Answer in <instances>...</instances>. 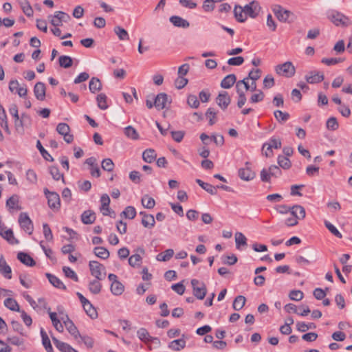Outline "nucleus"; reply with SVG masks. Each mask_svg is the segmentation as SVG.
<instances>
[{"label":"nucleus","mask_w":352,"mask_h":352,"mask_svg":"<svg viewBox=\"0 0 352 352\" xmlns=\"http://www.w3.org/2000/svg\"><path fill=\"white\" fill-rule=\"evenodd\" d=\"M274 117L279 122L287 121L289 118V114L287 112H283L280 110H276L274 112Z\"/></svg>","instance_id":"50"},{"label":"nucleus","mask_w":352,"mask_h":352,"mask_svg":"<svg viewBox=\"0 0 352 352\" xmlns=\"http://www.w3.org/2000/svg\"><path fill=\"white\" fill-rule=\"evenodd\" d=\"M120 216L129 219H133L136 216V210L133 206H127L121 212Z\"/></svg>","instance_id":"40"},{"label":"nucleus","mask_w":352,"mask_h":352,"mask_svg":"<svg viewBox=\"0 0 352 352\" xmlns=\"http://www.w3.org/2000/svg\"><path fill=\"white\" fill-rule=\"evenodd\" d=\"M89 91L93 94L100 91L102 89V83L100 80L96 77L91 78L89 81Z\"/></svg>","instance_id":"29"},{"label":"nucleus","mask_w":352,"mask_h":352,"mask_svg":"<svg viewBox=\"0 0 352 352\" xmlns=\"http://www.w3.org/2000/svg\"><path fill=\"white\" fill-rule=\"evenodd\" d=\"M96 214L94 211L88 210L83 212L81 215V221L84 224H91L96 220Z\"/></svg>","instance_id":"23"},{"label":"nucleus","mask_w":352,"mask_h":352,"mask_svg":"<svg viewBox=\"0 0 352 352\" xmlns=\"http://www.w3.org/2000/svg\"><path fill=\"white\" fill-rule=\"evenodd\" d=\"M186 346V341L184 339H177L170 342L168 347L174 351H180Z\"/></svg>","instance_id":"31"},{"label":"nucleus","mask_w":352,"mask_h":352,"mask_svg":"<svg viewBox=\"0 0 352 352\" xmlns=\"http://www.w3.org/2000/svg\"><path fill=\"white\" fill-rule=\"evenodd\" d=\"M7 341L13 345H16L21 347V350H25L24 346V339L19 338L17 336H9L7 338Z\"/></svg>","instance_id":"38"},{"label":"nucleus","mask_w":352,"mask_h":352,"mask_svg":"<svg viewBox=\"0 0 352 352\" xmlns=\"http://www.w3.org/2000/svg\"><path fill=\"white\" fill-rule=\"evenodd\" d=\"M328 19L336 26L346 27L350 24L349 18L337 10L330 11Z\"/></svg>","instance_id":"1"},{"label":"nucleus","mask_w":352,"mask_h":352,"mask_svg":"<svg viewBox=\"0 0 352 352\" xmlns=\"http://www.w3.org/2000/svg\"><path fill=\"white\" fill-rule=\"evenodd\" d=\"M236 78L234 74L227 75L221 82V87L224 89H230L236 82Z\"/></svg>","instance_id":"25"},{"label":"nucleus","mask_w":352,"mask_h":352,"mask_svg":"<svg viewBox=\"0 0 352 352\" xmlns=\"http://www.w3.org/2000/svg\"><path fill=\"white\" fill-rule=\"evenodd\" d=\"M170 23L177 28H187L190 26L189 22L179 16H172L169 19Z\"/></svg>","instance_id":"19"},{"label":"nucleus","mask_w":352,"mask_h":352,"mask_svg":"<svg viewBox=\"0 0 352 352\" xmlns=\"http://www.w3.org/2000/svg\"><path fill=\"white\" fill-rule=\"evenodd\" d=\"M4 305L9 309L15 311H21L18 302L12 298H8L4 301Z\"/></svg>","instance_id":"36"},{"label":"nucleus","mask_w":352,"mask_h":352,"mask_svg":"<svg viewBox=\"0 0 352 352\" xmlns=\"http://www.w3.org/2000/svg\"><path fill=\"white\" fill-rule=\"evenodd\" d=\"M250 163L247 162L245 167L239 170V177L244 181H250L255 177V173L250 167Z\"/></svg>","instance_id":"12"},{"label":"nucleus","mask_w":352,"mask_h":352,"mask_svg":"<svg viewBox=\"0 0 352 352\" xmlns=\"http://www.w3.org/2000/svg\"><path fill=\"white\" fill-rule=\"evenodd\" d=\"M261 7L256 1H252L243 7L244 14L245 16H250L255 19L259 14Z\"/></svg>","instance_id":"6"},{"label":"nucleus","mask_w":352,"mask_h":352,"mask_svg":"<svg viewBox=\"0 0 352 352\" xmlns=\"http://www.w3.org/2000/svg\"><path fill=\"white\" fill-rule=\"evenodd\" d=\"M58 63L61 67L69 68L73 64L72 58L69 56H60L58 58Z\"/></svg>","instance_id":"44"},{"label":"nucleus","mask_w":352,"mask_h":352,"mask_svg":"<svg viewBox=\"0 0 352 352\" xmlns=\"http://www.w3.org/2000/svg\"><path fill=\"white\" fill-rule=\"evenodd\" d=\"M155 223V218L152 214H148L142 217V224L145 228H151Z\"/></svg>","instance_id":"45"},{"label":"nucleus","mask_w":352,"mask_h":352,"mask_svg":"<svg viewBox=\"0 0 352 352\" xmlns=\"http://www.w3.org/2000/svg\"><path fill=\"white\" fill-rule=\"evenodd\" d=\"M83 309L87 314L91 318H96L98 316L96 309L89 300L86 304L82 305Z\"/></svg>","instance_id":"43"},{"label":"nucleus","mask_w":352,"mask_h":352,"mask_svg":"<svg viewBox=\"0 0 352 352\" xmlns=\"http://www.w3.org/2000/svg\"><path fill=\"white\" fill-rule=\"evenodd\" d=\"M113 31L120 40L127 41L129 39V36L127 31L121 26H116L113 29Z\"/></svg>","instance_id":"34"},{"label":"nucleus","mask_w":352,"mask_h":352,"mask_svg":"<svg viewBox=\"0 0 352 352\" xmlns=\"http://www.w3.org/2000/svg\"><path fill=\"white\" fill-rule=\"evenodd\" d=\"M235 243L236 249L240 250L241 245L246 246L248 245L247 238L243 233L236 232L235 234Z\"/></svg>","instance_id":"37"},{"label":"nucleus","mask_w":352,"mask_h":352,"mask_svg":"<svg viewBox=\"0 0 352 352\" xmlns=\"http://www.w3.org/2000/svg\"><path fill=\"white\" fill-rule=\"evenodd\" d=\"M6 206L8 208L9 210H19L21 209V207L19 206V197L17 195H12L9 199L6 201Z\"/></svg>","instance_id":"18"},{"label":"nucleus","mask_w":352,"mask_h":352,"mask_svg":"<svg viewBox=\"0 0 352 352\" xmlns=\"http://www.w3.org/2000/svg\"><path fill=\"white\" fill-rule=\"evenodd\" d=\"M196 183L209 194L214 195L217 193V188L208 183L204 182L200 179L195 180Z\"/></svg>","instance_id":"24"},{"label":"nucleus","mask_w":352,"mask_h":352,"mask_svg":"<svg viewBox=\"0 0 352 352\" xmlns=\"http://www.w3.org/2000/svg\"><path fill=\"white\" fill-rule=\"evenodd\" d=\"M156 157L155 151L152 148L146 149L142 153V159L146 163H152Z\"/></svg>","instance_id":"28"},{"label":"nucleus","mask_w":352,"mask_h":352,"mask_svg":"<svg viewBox=\"0 0 352 352\" xmlns=\"http://www.w3.org/2000/svg\"><path fill=\"white\" fill-rule=\"evenodd\" d=\"M0 273L7 279L12 278V270L3 256L0 257Z\"/></svg>","instance_id":"16"},{"label":"nucleus","mask_w":352,"mask_h":352,"mask_svg":"<svg viewBox=\"0 0 352 352\" xmlns=\"http://www.w3.org/2000/svg\"><path fill=\"white\" fill-rule=\"evenodd\" d=\"M142 260V258L140 254L135 253L129 258V264L133 267H139L140 266Z\"/></svg>","instance_id":"46"},{"label":"nucleus","mask_w":352,"mask_h":352,"mask_svg":"<svg viewBox=\"0 0 352 352\" xmlns=\"http://www.w3.org/2000/svg\"><path fill=\"white\" fill-rule=\"evenodd\" d=\"M272 11L278 20L283 23L288 22L289 17L293 15L291 11L284 9L280 5H274L272 6Z\"/></svg>","instance_id":"4"},{"label":"nucleus","mask_w":352,"mask_h":352,"mask_svg":"<svg viewBox=\"0 0 352 352\" xmlns=\"http://www.w3.org/2000/svg\"><path fill=\"white\" fill-rule=\"evenodd\" d=\"M303 292L300 290H292L289 294V297L292 300L299 301L303 298Z\"/></svg>","instance_id":"59"},{"label":"nucleus","mask_w":352,"mask_h":352,"mask_svg":"<svg viewBox=\"0 0 352 352\" xmlns=\"http://www.w3.org/2000/svg\"><path fill=\"white\" fill-rule=\"evenodd\" d=\"M245 302L246 298L245 296L241 295L237 296L233 301L232 307L234 310L239 311L245 306Z\"/></svg>","instance_id":"32"},{"label":"nucleus","mask_w":352,"mask_h":352,"mask_svg":"<svg viewBox=\"0 0 352 352\" xmlns=\"http://www.w3.org/2000/svg\"><path fill=\"white\" fill-rule=\"evenodd\" d=\"M216 115L217 113L213 108H208L207 109L206 116L209 119L210 125H213L216 122Z\"/></svg>","instance_id":"58"},{"label":"nucleus","mask_w":352,"mask_h":352,"mask_svg":"<svg viewBox=\"0 0 352 352\" xmlns=\"http://www.w3.org/2000/svg\"><path fill=\"white\" fill-rule=\"evenodd\" d=\"M236 91L238 95L237 107L239 109H241L243 107V105L246 102V100H247L246 96H245L244 91L236 90Z\"/></svg>","instance_id":"55"},{"label":"nucleus","mask_w":352,"mask_h":352,"mask_svg":"<svg viewBox=\"0 0 352 352\" xmlns=\"http://www.w3.org/2000/svg\"><path fill=\"white\" fill-rule=\"evenodd\" d=\"M325 227L336 236L339 239L342 237V234L338 231V230L329 221H324Z\"/></svg>","instance_id":"54"},{"label":"nucleus","mask_w":352,"mask_h":352,"mask_svg":"<svg viewBox=\"0 0 352 352\" xmlns=\"http://www.w3.org/2000/svg\"><path fill=\"white\" fill-rule=\"evenodd\" d=\"M19 223L21 228L29 234H32L34 226L32 220L26 212H21L19 217Z\"/></svg>","instance_id":"8"},{"label":"nucleus","mask_w":352,"mask_h":352,"mask_svg":"<svg viewBox=\"0 0 352 352\" xmlns=\"http://www.w3.org/2000/svg\"><path fill=\"white\" fill-rule=\"evenodd\" d=\"M25 124L24 121L21 118H19V116L18 118L14 119V126L19 133L23 134Z\"/></svg>","instance_id":"60"},{"label":"nucleus","mask_w":352,"mask_h":352,"mask_svg":"<svg viewBox=\"0 0 352 352\" xmlns=\"http://www.w3.org/2000/svg\"><path fill=\"white\" fill-rule=\"evenodd\" d=\"M216 102L221 109L225 110L230 104L231 98L228 92L222 91L217 97Z\"/></svg>","instance_id":"14"},{"label":"nucleus","mask_w":352,"mask_h":352,"mask_svg":"<svg viewBox=\"0 0 352 352\" xmlns=\"http://www.w3.org/2000/svg\"><path fill=\"white\" fill-rule=\"evenodd\" d=\"M125 135L133 140H138L139 138L137 131L131 126H128L124 129Z\"/></svg>","instance_id":"51"},{"label":"nucleus","mask_w":352,"mask_h":352,"mask_svg":"<svg viewBox=\"0 0 352 352\" xmlns=\"http://www.w3.org/2000/svg\"><path fill=\"white\" fill-rule=\"evenodd\" d=\"M291 214L297 219L301 220L305 219L306 212L304 207L300 205H294L292 206Z\"/></svg>","instance_id":"21"},{"label":"nucleus","mask_w":352,"mask_h":352,"mask_svg":"<svg viewBox=\"0 0 352 352\" xmlns=\"http://www.w3.org/2000/svg\"><path fill=\"white\" fill-rule=\"evenodd\" d=\"M275 70L277 74L286 78H291L294 76L296 72L295 67L290 61H287L283 64L278 65L276 67Z\"/></svg>","instance_id":"2"},{"label":"nucleus","mask_w":352,"mask_h":352,"mask_svg":"<svg viewBox=\"0 0 352 352\" xmlns=\"http://www.w3.org/2000/svg\"><path fill=\"white\" fill-rule=\"evenodd\" d=\"M17 258L24 265L33 267L36 265L34 260L27 253L20 252L17 254Z\"/></svg>","instance_id":"20"},{"label":"nucleus","mask_w":352,"mask_h":352,"mask_svg":"<svg viewBox=\"0 0 352 352\" xmlns=\"http://www.w3.org/2000/svg\"><path fill=\"white\" fill-rule=\"evenodd\" d=\"M96 101L98 104V107L102 109L105 110L107 109L109 106L107 104V97L106 94L101 93L98 94L96 97Z\"/></svg>","instance_id":"35"},{"label":"nucleus","mask_w":352,"mask_h":352,"mask_svg":"<svg viewBox=\"0 0 352 352\" xmlns=\"http://www.w3.org/2000/svg\"><path fill=\"white\" fill-rule=\"evenodd\" d=\"M61 320H63L68 332L74 337V339L76 340L78 337H80V334L77 327L67 315H66L65 317L62 318Z\"/></svg>","instance_id":"11"},{"label":"nucleus","mask_w":352,"mask_h":352,"mask_svg":"<svg viewBox=\"0 0 352 352\" xmlns=\"http://www.w3.org/2000/svg\"><path fill=\"white\" fill-rule=\"evenodd\" d=\"M43 232L45 239L51 241L53 239V234L52 230L47 223L43 224Z\"/></svg>","instance_id":"61"},{"label":"nucleus","mask_w":352,"mask_h":352,"mask_svg":"<svg viewBox=\"0 0 352 352\" xmlns=\"http://www.w3.org/2000/svg\"><path fill=\"white\" fill-rule=\"evenodd\" d=\"M137 333H138V338L144 342H147L151 338V336H150L148 331L144 328L140 329L138 331Z\"/></svg>","instance_id":"62"},{"label":"nucleus","mask_w":352,"mask_h":352,"mask_svg":"<svg viewBox=\"0 0 352 352\" xmlns=\"http://www.w3.org/2000/svg\"><path fill=\"white\" fill-rule=\"evenodd\" d=\"M52 340L55 346L61 352H76L69 344L60 341L57 338L53 337Z\"/></svg>","instance_id":"17"},{"label":"nucleus","mask_w":352,"mask_h":352,"mask_svg":"<svg viewBox=\"0 0 352 352\" xmlns=\"http://www.w3.org/2000/svg\"><path fill=\"white\" fill-rule=\"evenodd\" d=\"M50 173L54 180L58 181L62 178L64 182L63 175L60 173L57 166H51L50 168Z\"/></svg>","instance_id":"57"},{"label":"nucleus","mask_w":352,"mask_h":352,"mask_svg":"<svg viewBox=\"0 0 352 352\" xmlns=\"http://www.w3.org/2000/svg\"><path fill=\"white\" fill-rule=\"evenodd\" d=\"M234 14L238 22L243 23L247 20V17L244 14L243 8L241 6L236 5L234 8Z\"/></svg>","instance_id":"26"},{"label":"nucleus","mask_w":352,"mask_h":352,"mask_svg":"<svg viewBox=\"0 0 352 352\" xmlns=\"http://www.w3.org/2000/svg\"><path fill=\"white\" fill-rule=\"evenodd\" d=\"M306 81L309 84L318 83L324 78L323 72L319 71H311L305 77Z\"/></svg>","instance_id":"13"},{"label":"nucleus","mask_w":352,"mask_h":352,"mask_svg":"<svg viewBox=\"0 0 352 352\" xmlns=\"http://www.w3.org/2000/svg\"><path fill=\"white\" fill-rule=\"evenodd\" d=\"M44 192L47 199L49 207L51 209L58 210L60 207L59 195L55 192H50L47 188L44 190Z\"/></svg>","instance_id":"7"},{"label":"nucleus","mask_w":352,"mask_h":352,"mask_svg":"<svg viewBox=\"0 0 352 352\" xmlns=\"http://www.w3.org/2000/svg\"><path fill=\"white\" fill-rule=\"evenodd\" d=\"M91 274L98 280H102L105 276V273H102L105 268L103 265L96 261H91L89 263Z\"/></svg>","instance_id":"5"},{"label":"nucleus","mask_w":352,"mask_h":352,"mask_svg":"<svg viewBox=\"0 0 352 352\" xmlns=\"http://www.w3.org/2000/svg\"><path fill=\"white\" fill-rule=\"evenodd\" d=\"M261 71L260 69H252L247 76L248 80H252V81H256L261 77Z\"/></svg>","instance_id":"64"},{"label":"nucleus","mask_w":352,"mask_h":352,"mask_svg":"<svg viewBox=\"0 0 352 352\" xmlns=\"http://www.w3.org/2000/svg\"><path fill=\"white\" fill-rule=\"evenodd\" d=\"M124 290V287L120 281L112 283L111 285V292L114 295H121L123 293Z\"/></svg>","instance_id":"42"},{"label":"nucleus","mask_w":352,"mask_h":352,"mask_svg":"<svg viewBox=\"0 0 352 352\" xmlns=\"http://www.w3.org/2000/svg\"><path fill=\"white\" fill-rule=\"evenodd\" d=\"M36 148L41 153L42 157L47 161L53 162L54 158L51 156V155L43 148L40 140H38L36 142Z\"/></svg>","instance_id":"47"},{"label":"nucleus","mask_w":352,"mask_h":352,"mask_svg":"<svg viewBox=\"0 0 352 352\" xmlns=\"http://www.w3.org/2000/svg\"><path fill=\"white\" fill-rule=\"evenodd\" d=\"M191 285L192 287L194 296L199 300H203L207 294V288L206 284L203 282H200L197 279H192Z\"/></svg>","instance_id":"3"},{"label":"nucleus","mask_w":352,"mask_h":352,"mask_svg":"<svg viewBox=\"0 0 352 352\" xmlns=\"http://www.w3.org/2000/svg\"><path fill=\"white\" fill-rule=\"evenodd\" d=\"M100 280L95 279L89 282L88 288L93 294H98L101 292L102 285Z\"/></svg>","instance_id":"30"},{"label":"nucleus","mask_w":352,"mask_h":352,"mask_svg":"<svg viewBox=\"0 0 352 352\" xmlns=\"http://www.w3.org/2000/svg\"><path fill=\"white\" fill-rule=\"evenodd\" d=\"M170 134L172 138L176 142H181L184 137L185 132L184 131H172Z\"/></svg>","instance_id":"63"},{"label":"nucleus","mask_w":352,"mask_h":352,"mask_svg":"<svg viewBox=\"0 0 352 352\" xmlns=\"http://www.w3.org/2000/svg\"><path fill=\"white\" fill-rule=\"evenodd\" d=\"M170 102L171 98L165 93H160L154 98L155 107L159 111L166 108Z\"/></svg>","instance_id":"9"},{"label":"nucleus","mask_w":352,"mask_h":352,"mask_svg":"<svg viewBox=\"0 0 352 352\" xmlns=\"http://www.w3.org/2000/svg\"><path fill=\"white\" fill-rule=\"evenodd\" d=\"M94 253L96 256L102 259H107L109 257V252L108 250L102 246L96 247L94 249Z\"/></svg>","instance_id":"33"},{"label":"nucleus","mask_w":352,"mask_h":352,"mask_svg":"<svg viewBox=\"0 0 352 352\" xmlns=\"http://www.w3.org/2000/svg\"><path fill=\"white\" fill-rule=\"evenodd\" d=\"M188 104L193 108L197 109L199 107L200 102L197 97L195 95L190 94L187 98Z\"/></svg>","instance_id":"52"},{"label":"nucleus","mask_w":352,"mask_h":352,"mask_svg":"<svg viewBox=\"0 0 352 352\" xmlns=\"http://www.w3.org/2000/svg\"><path fill=\"white\" fill-rule=\"evenodd\" d=\"M6 229L4 223L0 220V235L10 244H18L19 241L14 238L12 230L11 229Z\"/></svg>","instance_id":"10"},{"label":"nucleus","mask_w":352,"mask_h":352,"mask_svg":"<svg viewBox=\"0 0 352 352\" xmlns=\"http://www.w3.org/2000/svg\"><path fill=\"white\" fill-rule=\"evenodd\" d=\"M45 85L42 82L36 83L34 87V94L36 98L38 100L43 101L45 98Z\"/></svg>","instance_id":"15"},{"label":"nucleus","mask_w":352,"mask_h":352,"mask_svg":"<svg viewBox=\"0 0 352 352\" xmlns=\"http://www.w3.org/2000/svg\"><path fill=\"white\" fill-rule=\"evenodd\" d=\"M23 13L28 17L33 15L34 11L28 0H18Z\"/></svg>","instance_id":"27"},{"label":"nucleus","mask_w":352,"mask_h":352,"mask_svg":"<svg viewBox=\"0 0 352 352\" xmlns=\"http://www.w3.org/2000/svg\"><path fill=\"white\" fill-rule=\"evenodd\" d=\"M101 166L104 170L108 172L112 171L114 168V163L110 158H106L103 160Z\"/></svg>","instance_id":"53"},{"label":"nucleus","mask_w":352,"mask_h":352,"mask_svg":"<svg viewBox=\"0 0 352 352\" xmlns=\"http://www.w3.org/2000/svg\"><path fill=\"white\" fill-rule=\"evenodd\" d=\"M278 164L279 166L283 169H289L292 166V163L289 158L283 155H279L278 157Z\"/></svg>","instance_id":"48"},{"label":"nucleus","mask_w":352,"mask_h":352,"mask_svg":"<svg viewBox=\"0 0 352 352\" xmlns=\"http://www.w3.org/2000/svg\"><path fill=\"white\" fill-rule=\"evenodd\" d=\"M141 202L142 205L147 209H152L155 205V199L148 195H145L142 197Z\"/></svg>","instance_id":"41"},{"label":"nucleus","mask_w":352,"mask_h":352,"mask_svg":"<svg viewBox=\"0 0 352 352\" xmlns=\"http://www.w3.org/2000/svg\"><path fill=\"white\" fill-rule=\"evenodd\" d=\"M56 131L61 135H66L70 132V127L66 123H59L56 126Z\"/></svg>","instance_id":"56"},{"label":"nucleus","mask_w":352,"mask_h":352,"mask_svg":"<svg viewBox=\"0 0 352 352\" xmlns=\"http://www.w3.org/2000/svg\"><path fill=\"white\" fill-rule=\"evenodd\" d=\"M174 255V251L173 249H167L164 252L157 254L156 258L159 261H168Z\"/></svg>","instance_id":"39"},{"label":"nucleus","mask_w":352,"mask_h":352,"mask_svg":"<svg viewBox=\"0 0 352 352\" xmlns=\"http://www.w3.org/2000/svg\"><path fill=\"white\" fill-rule=\"evenodd\" d=\"M46 276L48 278L50 283L55 287L61 289L63 290H66L67 287L64 285V283L56 276L51 274L50 273H46Z\"/></svg>","instance_id":"22"},{"label":"nucleus","mask_w":352,"mask_h":352,"mask_svg":"<svg viewBox=\"0 0 352 352\" xmlns=\"http://www.w3.org/2000/svg\"><path fill=\"white\" fill-rule=\"evenodd\" d=\"M63 271L65 276H67V278H69L72 279L75 282H78V277L77 274L69 267L64 266L63 267Z\"/></svg>","instance_id":"49"}]
</instances>
